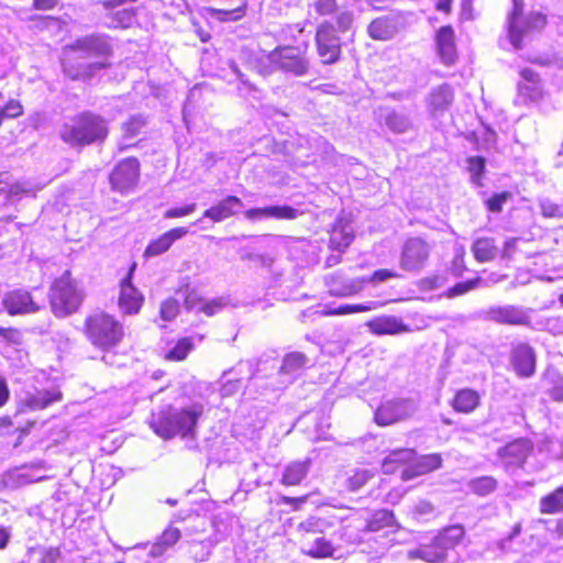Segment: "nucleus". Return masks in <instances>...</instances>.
I'll return each instance as SVG.
<instances>
[{
    "mask_svg": "<svg viewBox=\"0 0 563 563\" xmlns=\"http://www.w3.org/2000/svg\"><path fill=\"white\" fill-rule=\"evenodd\" d=\"M112 52L109 38L106 35L92 34L80 37L66 47L67 56L63 60L64 74L73 80L90 79L97 71L104 69L109 64L104 62L77 63V59L87 57H104Z\"/></svg>",
    "mask_w": 563,
    "mask_h": 563,
    "instance_id": "nucleus-1",
    "label": "nucleus"
},
{
    "mask_svg": "<svg viewBox=\"0 0 563 563\" xmlns=\"http://www.w3.org/2000/svg\"><path fill=\"white\" fill-rule=\"evenodd\" d=\"M203 412V406L192 404L187 408L166 406L157 413H153L150 426L163 439L176 435L195 437L198 419Z\"/></svg>",
    "mask_w": 563,
    "mask_h": 563,
    "instance_id": "nucleus-2",
    "label": "nucleus"
},
{
    "mask_svg": "<svg viewBox=\"0 0 563 563\" xmlns=\"http://www.w3.org/2000/svg\"><path fill=\"white\" fill-rule=\"evenodd\" d=\"M109 134L108 122L101 115L85 111L70 118L60 130V139L71 146L103 142Z\"/></svg>",
    "mask_w": 563,
    "mask_h": 563,
    "instance_id": "nucleus-3",
    "label": "nucleus"
},
{
    "mask_svg": "<svg viewBox=\"0 0 563 563\" xmlns=\"http://www.w3.org/2000/svg\"><path fill=\"white\" fill-rule=\"evenodd\" d=\"M85 334L92 345L108 351L122 341L124 331L122 324L112 316L97 312L87 317Z\"/></svg>",
    "mask_w": 563,
    "mask_h": 563,
    "instance_id": "nucleus-4",
    "label": "nucleus"
},
{
    "mask_svg": "<svg viewBox=\"0 0 563 563\" xmlns=\"http://www.w3.org/2000/svg\"><path fill=\"white\" fill-rule=\"evenodd\" d=\"M84 291L66 271L57 278L49 291L52 311L56 317H67L78 310L84 300Z\"/></svg>",
    "mask_w": 563,
    "mask_h": 563,
    "instance_id": "nucleus-5",
    "label": "nucleus"
},
{
    "mask_svg": "<svg viewBox=\"0 0 563 563\" xmlns=\"http://www.w3.org/2000/svg\"><path fill=\"white\" fill-rule=\"evenodd\" d=\"M545 24V14L530 12L528 15H522V3L514 0V9L507 20V32L509 41L516 49H520L522 41L532 32L542 30Z\"/></svg>",
    "mask_w": 563,
    "mask_h": 563,
    "instance_id": "nucleus-6",
    "label": "nucleus"
},
{
    "mask_svg": "<svg viewBox=\"0 0 563 563\" xmlns=\"http://www.w3.org/2000/svg\"><path fill=\"white\" fill-rule=\"evenodd\" d=\"M267 59L276 69L289 73L296 77L307 75L310 68L307 47L277 46L268 53Z\"/></svg>",
    "mask_w": 563,
    "mask_h": 563,
    "instance_id": "nucleus-7",
    "label": "nucleus"
},
{
    "mask_svg": "<svg viewBox=\"0 0 563 563\" xmlns=\"http://www.w3.org/2000/svg\"><path fill=\"white\" fill-rule=\"evenodd\" d=\"M533 309L519 305L490 306L482 311V318L505 325H521L531 328Z\"/></svg>",
    "mask_w": 563,
    "mask_h": 563,
    "instance_id": "nucleus-8",
    "label": "nucleus"
},
{
    "mask_svg": "<svg viewBox=\"0 0 563 563\" xmlns=\"http://www.w3.org/2000/svg\"><path fill=\"white\" fill-rule=\"evenodd\" d=\"M317 53L324 65L335 64L342 53L341 38L336 29L330 21L321 22L316 32Z\"/></svg>",
    "mask_w": 563,
    "mask_h": 563,
    "instance_id": "nucleus-9",
    "label": "nucleus"
},
{
    "mask_svg": "<svg viewBox=\"0 0 563 563\" xmlns=\"http://www.w3.org/2000/svg\"><path fill=\"white\" fill-rule=\"evenodd\" d=\"M418 410V402L411 398H396L383 402L375 411L379 426H389L411 418Z\"/></svg>",
    "mask_w": 563,
    "mask_h": 563,
    "instance_id": "nucleus-10",
    "label": "nucleus"
},
{
    "mask_svg": "<svg viewBox=\"0 0 563 563\" xmlns=\"http://www.w3.org/2000/svg\"><path fill=\"white\" fill-rule=\"evenodd\" d=\"M140 178V163L134 157L119 162L110 174L113 190L128 194L133 190Z\"/></svg>",
    "mask_w": 563,
    "mask_h": 563,
    "instance_id": "nucleus-11",
    "label": "nucleus"
},
{
    "mask_svg": "<svg viewBox=\"0 0 563 563\" xmlns=\"http://www.w3.org/2000/svg\"><path fill=\"white\" fill-rule=\"evenodd\" d=\"M429 246L423 240L409 239L402 247L400 267L410 273L420 272L429 257Z\"/></svg>",
    "mask_w": 563,
    "mask_h": 563,
    "instance_id": "nucleus-12",
    "label": "nucleus"
},
{
    "mask_svg": "<svg viewBox=\"0 0 563 563\" xmlns=\"http://www.w3.org/2000/svg\"><path fill=\"white\" fill-rule=\"evenodd\" d=\"M18 399L19 407L23 410H42L53 402L60 401L62 393L57 388L37 389L31 387L23 389Z\"/></svg>",
    "mask_w": 563,
    "mask_h": 563,
    "instance_id": "nucleus-13",
    "label": "nucleus"
},
{
    "mask_svg": "<svg viewBox=\"0 0 563 563\" xmlns=\"http://www.w3.org/2000/svg\"><path fill=\"white\" fill-rule=\"evenodd\" d=\"M510 365L520 378H530L536 373L537 354L528 343H518L510 351Z\"/></svg>",
    "mask_w": 563,
    "mask_h": 563,
    "instance_id": "nucleus-14",
    "label": "nucleus"
},
{
    "mask_svg": "<svg viewBox=\"0 0 563 563\" xmlns=\"http://www.w3.org/2000/svg\"><path fill=\"white\" fill-rule=\"evenodd\" d=\"M324 283L331 296L349 297L361 292L365 278H345L340 272L324 277Z\"/></svg>",
    "mask_w": 563,
    "mask_h": 563,
    "instance_id": "nucleus-15",
    "label": "nucleus"
},
{
    "mask_svg": "<svg viewBox=\"0 0 563 563\" xmlns=\"http://www.w3.org/2000/svg\"><path fill=\"white\" fill-rule=\"evenodd\" d=\"M2 305L10 314L33 313L40 310L31 294L23 289L5 294Z\"/></svg>",
    "mask_w": 563,
    "mask_h": 563,
    "instance_id": "nucleus-16",
    "label": "nucleus"
},
{
    "mask_svg": "<svg viewBox=\"0 0 563 563\" xmlns=\"http://www.w3.org/2000/svg\"><path fill=\"white\" fill-rule=\"evenodd\" d=\"M366 327L371 333L376 335H396L410 331L409 325L404 323L401 318L387 314H383L369 320L366 322Z\"/></svg>",
    "mask_w": 563,
    "mask_h": 563,
    "instance_id": "nucleus-17",
    "label": "nucleus"
},
{
    "mask_svg": "<svg viewBox=\"0 0 563 563\" xmlns=\"http://www.w3.org/2000/svg\"><path fill=\"white\" fill-rule=\"evenodd\" d=\"M531 451V444L526 439H517L500 448L497 455L507 466H521Z\"/></svg>",
    "mask_w": 563,
    "mask_h": 563,
    "instance_id": "nucleus-18",
    "label": "nucleus"
},
{
    "mask_svg": "<svg viewBox=\"0 0 563 563\" xmlns=\"http://www.w3.org/2000/svg\"><path fill=\"white\" fill-rule=\"evenodd\" d=\"M131 274L132 271L122 280L119 297V307L126 314L137 313L144 300L142 294L132 285Z\"/></svg>",
    "mask_w": 563,
    "mask_h": 563,
    "instance_id": "nucleus-19",
    "label": "nucleus"
},
{
    "mask_svg": "<svg viewBox=\"0 0 563 563\" xmlns=\"http://www.w3.org/2000/svg\"><path fill=\"white\" fill-rule=\"evenodd\" d=\"M243 207V201L239 197L228 196L217 205L207 209L203 212V218H208L213 222H222L238 214Z\"/></svg>",
    "mask_w": 563,
    "mask_h": 563,
    "instance_id": "nucleus-20",
    "label": "nucleus"
},
{
    "mask_svg": "<svg viewBox=\"0 0 563 563\" xmlns=\"http://www.w3.org/2000/svg\"><path fill=\"white\" fill-rule=\"evenodd\" d=\"M438 54L445 65H452L457 58L455 47V35L451 26H442L435 36Z\"/></svg>",
    "mask_w": 563,
    "mask_h": 563,
    "instance_id": "nucleus-21",
    "label": "nucleus"
},
{
    "mask_svg": "<svg viewBox=\"0 0 563 563\" xmlns=\"http://www.w3.org/2000/svg\"><path fill=\"white\" fill-rule=\"evenodd\" d=\"M542 388L548 397L563 404V375L554 366H548L540 377Z\"/></svg>",
    "mask_w": 563,
    "mask_h": 563,
    "instance_id": "nucleus-22",
    "label": "nucleus"
},
{
    "mask_svg": "<svg viewBox=\"0 0 563 563\" xmlns=\"http://www.w3.org/2000/svg\"><path fill=\"white\" fill-rule=\"evenodd\" d=\"M464 536V527L461 525H453L439 531L433 540L443 553L444 559L448 560L449 552L454 550L462 542Z\"/></svg>",
    "mask_w": 563,
    "mask_h": 563,
    "instance_id": "nucleus-23",
    "label": "nucleus"
},
{
    "mask_svg": "<svg viewBox=\"0 0 563 563\" xmlns=\"http://www.w3.org/2000/svg\"><path fill=\"white\" fill-rule=\"evenodd\" d=\"M454 100V91L453 88L443 84L435 88H433L427 98V103L429 110L433 113H443L446 111Z\"/></svg>",
    "mask_w": 563,
    "mask_h": 563,
    "instance_id": "nucleus-24",
    "label": "nucleus"
},
{
    "mask_svg": "<svg viewBox=\"0 0 563 563\" xmlns=\"http://www.w3.org/2000/svg\"><path fill=\"white\" fill-rule=\"evenodd\" d=\"M187 233L188 230L186 228H175L165 232L158 239L152 241L147 245L144 252V256L153 257L167 252L175 241L181 239Z\"/></svg>",
    "mask_w": 563,
    "mask_h": 563,
    "instance_id": "nucleus-25",
    "label": "nucleus"
},
{
    "mask_svg": "<svg viewBox=\"0 0 563 563\" xmlns=\"http://www.w3.org/2000/svg\"><path fill=\"white\" fill-rule=\"evenodd\" d=\"M406 558L410 561L421 560L427 563H443L446 561L433 539L430 543L419 544L417 548L408 550Z\"/></svg>",
    "mask_w": 563,
    "mask_h": 563,
    "instance_id": "nucleus-26",
    "label": "nucleus"
},
{
    "mask_svg": "<svg viewBox=\"0 0 563 563\" xmlns=\"http://www.w3.org/2000/svg\"><path fill=\"white\" fill-rule=\"evenodd\" d=\"M310 461H294L287 464L282 476V484L287 486L299 485L308 475Z\"/></svg>",
    "mask_w": 563,
    "mask_h": 563,
    "instance_id": "nucleus-27",
    "label": "nucleus"
},
{
    "mask_svg": "<svg viewBox=\"0 0 563 563\" xmlns=\"http://www.w3.org/2000/svg\"><path fill=\"white\" fill-rule=\"evenodd\" d=\"M395 21L387 16L375 19L367 26V33L373 40L387 41L396 34Z\"/></svg>",
    "mask_w": 563,
    "mask_h": 563,
    "instance_id": "nucleus-28",
    "label": "nucleus"
},
{
    "mask_svg": "<svg viewBox=\"0 0 563 563\" xmlns=\"http://www.w3.org/2000/svg\"><path fill=\"white\" fill-rule=\"evenodd\" d=\"M442 465V457L438 453L422 455L418 459L412 468H407L404 471V475L407 478H411L413 476L422 475L434 470L440 468Z\"/></svg>",
    "mask_w": 563,
    "mask_h": 563,
    "instance_id": "nucleus-29",
    "label": "nucleus"
},
{
    "mask_svg": "<svg viewBox=\"0 0 563 563\" xmlns=\"http://www.w3.org/2000/svg\"><path fill=\"white\" fill-rule=\"evenodd\" d=\"M308 357L301 352H290L283 358L279 374L295 378L307 365Z\"/></svg>",
    "mask_w": 563,
    "mask_h": 563,
    "instance_id": "nucleus-30",
    "label": "nucleus"
},
{
    "mask_svg": "<svg viewBox=\"0 0 563 563\" xmlns=\"http://www.w3.org/2000/svg\"><path fill=\"white\" fill-rule=\"evenodd\" d=\"M353 229L349 223L342 224L338 221L330 236V247L336 251H344L353 241Z\"/></svg>",
    "mask_w": 563,
    "mask_h": 563,
    "instance_id": "nucleus-31",
    "label": "nucleus"
},
{
    "mask_svg": "<svg viewBox=\"0 0 563 563\" xmlns=\"http://www.w3.org/2000/svg\"><path fill=\"white\" fill-rule=\"evenodd\" d=\"M452 405L457 412L470 413L478 407L479 395L470 388L461 389L456 393Z\"/></svg>",
    "mask_w": 563,
    "mask_h": 563,
    "instance_id": "nucleus-32",
    "label": "nucleus"
},
{
    "mask_svg": "<svg viewBox=\"0 0 563 563\" xmlns=\"http://www.w3.org/2000/svg\"><path fill=\"white\" fill-rule=\"evenodd\" d=\"M396 526L395 515L391 510L378 509L367 519L365 529L371 532H377L384 528H394Z\"/></svg>",
    "mask_w": 563,
    "mask_h": 563,
    "instance_id": "nucleus-33",
    "label": "nucleus"
},
{
    "mask_svg": "<svg viewBox=\"0 0 563 563\" xmlns=\"http://www.w3.org/2000/svg\"><path fill=\"white\" fill-rule=\"evenodd\" d=\"M472 252L476 261L481 263L490 262L497 255V246L492 238H478L472 245Z\"/></svg>",
    "mask_w": 563,
    "mask_h": 563,
    "instance_id": "nucleus-34",
    "label": "nucleus"
},
{
    "mask_svg": "<svg viewBox=\"0 0 563 563\" xmlns=\"http://www.w3.org/2000/svg\"><path fill=\"white\" fill-rule=\"evenodd\" d=\"M136 12L134 9H122L114 13L106 15L104 25L107 27H130L135 21Z\"/></svg>",
    "mask_w": 563,
    "mask_h": 563,
    "instance_id": "nucleus-35",
    "label": "nucleus"
},
{
    "mask_svg": "<svg viewBox=\"0 0 563 563\" xmlns=\"http://www.w3.org/2000/svg\"><path fill=\"white\" fill-rule=\"evenodd\" d=\"M542 514H558L563 511V485L540 499Z\"/></svg>",
    "mask_w": 563,
    "mask_h": 563,
    "instance_id": "nucleus-36",
    "label": "nucleus"
},
{
    "mask_svg": "<svg viewBox=\"0 0 563 563\" xmlns=\"http://www.w3.org/2000/svg\"><path fill=\"white\" fill-rule=\"evenodd\" d=\"M471 181L476 187H483V175L486 170V159L482 156H471L466 159Z\"/></svg>",
    "mask_w": 563,
    "mask_h": 563,
    "instance_id": "nucleus-37",
    "label": "nucleus"
},
{
    "mask_svg": "<svg viewBox=\"0 0 563 563\" xmlns=\"http://www.w3.org/2000/svg\"><path fill=\"white\" fill-rule=\"evenodd\" d=\"M11 176L8 173L0 174V196L4 195L7 198H13L22 194H30L31 190L25 188L22 184L10 183Z\"/></svg>",
    "mask_w": 563,
    "mask_h": 563,
    "instance_id": "nucleus-38",
    "label": "nucleus"
},
{
    "mask_svg": "<svg viewBox=\"0 0 563 563\" xmlns=\"http://www.w3.org/2000/svg\"><path fill=\"white\" fill-rule=\"evenodd\" d=\"M180 538V531L177 528L169 527L161 536L159 541L153 545L152 553L161 555L163 552L174 545Z\"/></svg>",
    "mask_w": 563,
    "mask_h": 563,
    "instance_id": "nucleus-39",
    "label": "nucleus"
},
{
    "mask_svg": "<svg viewBox=\"0 0 563 563\" xmlns=\"http://www.w3.org/2000/svg\"><path fill=\"white\" fill-rule=\"evenodd\" d=\"M416 452L412 449H399L391 451L384 460L383 468L385 473H391L394 463H405L413 459Z\"/></svg>",
    "mask_w": 563,
    "mask_h": 563,
    "instance_id": "nucleus-40",
    "label": "nucleus"
},
{
    "mask_svg": "<svg viewBox=\"0 0 563 563\" xmlns=\"http://www.w3.org/2000/svg\"><path fill=\"white\" fill-rule=\"evenodd\" d=\"M385 124L395 133H405L411 128L408 115L395 111L385 117Z\"/></svg>",
    "mask_w": 563,
    "mask_h": 563,
    "instance_id": "nucleus-41",
    "label": "nucleus"
},
{
    "mask_svg": "<svg viewBox=\"0 0 563 563\" xmlns=\"http://www.w3.org/2000/svg\"><path fill=\"white\" fill-rule=\"evenodd\" d=\"M468 486L474 494L479 496H487L496 489L497 482L492 476H482L472 479Z\"/></svg>",
    "mask_w": 563,
    "mask_h": 563,
    "instance_id": "nucleus-42",
    "label": "nucleus"
},
{
    "mask_svg": "<svg viewBox=\"0 0 563 563\" xmlns=\"http://www.w3.org/2000/svg\"><path fill=\"white\" fill-rule=\"evenodd\" d=\"M333 547L331 542L323 537L316 538L306 553L312 558H328L333 555Z\"/></svg>",
    "mask_w": 563,
    "mask_h": 563,
    "instance_id": "nucleus-43",
    "label": "nucleus"
},
{
    "mask_svg": "<svg viewBox=\"0 0 563 563\" xmlns=\"http://www.w3.org/2000/svg\"><path fill=\"white\" fill-rule=\"evenodd\" d=\"M380 306H382V303H379L377 301H371V302H368L366 305H362V303L361 305L345 303V305L339 306L335 309L329 310L327 313L331 314V316H342V314H350V313L369 311V310L376 309V308H378Z\"/></svg>",
    "mask_w": 563,
    "mask_h": 563,
    "instance_id": "nucleus-44",
    "label": "nucleus"
},
{
    "mask_svg": "<svg viewBox=\"0 0 563 563\" xmlns=\"http://www.w3.org/2000/svg\"><path fill=\"white\" fill-rule=\"evenodd\" d=\"M531 328L548 331L554 335L563 333V316H552L544 319L539 320L536 325Z\"/></svg>",
    "mask_w": 563,
    "mask_h": 563,
    "instance_id": "nucleus-45",
    "label": "nucleus"
},
{
    "mask_svg": "<svg viewBox=\"0 0 563 563\" xmlns=\"http://www.w3.org/2000/svg\"><path fill=\"white\" fill-rule=\"evenodd\" d=\"M268 219L277 220H294L297 219L302 212L290 206H268Z\"/></svg>",
    "mask_w": 563,
    "mask_h": 563,
    "instance_id": "nucleus-46",
    "label": "nucleus"
},
{
    "mask_svg": "<svg viewBox=\"0 0 563 563\" xmlns=\"http://www.w3.org/2000/svg\"><path fill=\"white\" fill-rule=\"evenodd\" d=\"M328 526L324 519L309 517L298 526V531L305 534L322 533Z\"/></svg>",
    "mask_w": 563,
    "mask_h": 563,
    "instance_id": "nucleus-47",
    "label": "nucleus"
},
{
    "mask_svg": "<svg viewBox=\"0 0 563 563\" xmlns=\"http://www.w3.org/2000/svg\"><path fill=\"white\" fill-rule=\"evenodd\" d=\"M192 349V343L189 339H180L176 345L167 353L166 358L170 361H183L187 357Z\"/></svg>",
    "mask_w": 563,
    "mask_h": 563,
    "instance_id": "nucleus-48",
    "label": "nucleus"
},
{
    "mask_svg": "<svg viewBox=\"0 0 563 563\" xmlns=\"http://www.w3.org/2000/svg\"><path fill=\"white\" fill-rule=\"evenodd\" d=\"M373 477V473L367 470H358L353 473L346 479V487L351 492H356L361 489L371 478Z\"/></svg>",
    "mask_w": 563,
    "mask_h": 563,
    "instance_id": "nucleus-49",
    "label": "nucleus"
},
{
    "mask_svg": "<svg viewBox=\"0 0 563 563\" xmlns=\"http://www.w3.org/2000/svg\"><path fill=\"white\" fill-rule=\"evenodd\" d=\"M144 125L145 120L142 115L131 117L126 122L122 124L124 139H132L136 136Z\"/></svg>",
    "mask_w": 563,
    "mask_h": 563,
    "instance_id": "nucleus-50",
    "label": "nucleus"
},
{
    "mask_svg": "<svg viewBox=\"0 0 563 563\" xmlns=\"http://www.w3.org/2000/svg\"><path fill=\"white\" fill-rule=\"evenodd\" d=\"M511 198L512 194L509 191L495 194L485 201V206L490 212L499 213L503 211L504 205Z\"/></svg>",
    "mask_w": 563,
    "mask_h": 563,
    "instance_id": "nucleus-51",
    "label": "nucleus"
},
{
    "mask_svg": "<svg viewBox=\"0 0 563 563\" xmlns=\"http://www.w3.org/2000/svg\"><path fill=\"white\" fill-rule=\"evenodd\" d=\"M541 213L545 218H563V206L553 202L549 198L540 200Z\"/></svg>",
    "mask_w": 563,
    "mask_h": 563,
    "instance_id": "nucleus-52",
    "label": "nucleus"
},
{
    "mask_svg": "<svg viewBox=\"0 0 563 563\" xmlns=\"http://www.w3.org/2000/svg\"><path fill=\"white\" fill-rule=\"evenodd\" d=\"M23 113V107L18 100H10L2 109H0V125L4 119H14Z\"/></svg>",
    "mask_w": 563,
    "mask_h": 563,
    "instance_id": "nucleus-53",
    "label": "nucleus"
},
{
    "mask_svg": "<svg viewBox=\"0 0 563 563\" xmlns=\"http://www.w3.org/2000/svg\"><path fill=\"white\" fill-rule=\"evenodd\" d=\"M179 312V302L178 299L175 298H168L165 301H163L161 306V317L165 321H170Z\"/></svg>",
    "mask_w": 563,
    "mask_h": 563,
    "instance_id": "nucleus-54",
    "label": "nucleus"
},
{
    "mask_svg": "<svg viewBox=\"0 0 563 563\" xmlns=\"http://www.w3.org/2000/svg\"><path fill=\"white\" fill-rule=\"evenodd\" d=\"M518 91L520 96L525 97L530 101H537L541 97V85L537 84H518Z\"/></svg>",
    "mask_w": 563,
    "mask_h": 563,
    "instance_id": "nucleus-55",
    "label": "nucleus"
},
{
    "mask_svg": "<svg viewBox=\"0 0 563 563\" xmlns=\"http://www.w3.org/2000/svg\"><path fill=\"white\" fill-rule=\"evenodd\" d=\"M311 7L319 15H330L338 9L336 0H313Z\"/></svg>",
    "mask_w": 563,
    "mask_h": 563,
    "instance_id": "nucleus-56",
    "label": "nucleus"
},
{
    "mask_svg": "<svg viewBox=\"0 0 563 563\" xmlns=\"http://www.w3.org/2000/svg\"><path fill=\"white\" fill-rule=\"evenodd\" d=\"M228 301L224 298H217L208 302H203L198 307V311L205 312L207 316L212 317L218 311H220L223 307H225Z\"/></svg>",
    "mask_w": 563,
    "mask_h": 563,
    "instance_id": "nucleus-57",
    "label": "nucleus"
},
{
    "mask_svg": "<svg viewBox=\"0 0 563 563\" xmlns=\"http://www.w3.org/2000/svg\"><path fill=\"white\" fill-rule=\"evenodd\" d=\"M479 283V279H473L467 282H460L448 290L449 297H456L474 289Z\"/></svg>",
    "mask_w": 563,
    "mask_h": 563,
    "instance_id": "nucleus-58",
    "label": "nucleus"
},
{
    "mask_svg": "<svg viewBox=\"0 0 563 563\" xmlns=\"http://www.w3.org/2000/svg\"><path fill=\"white\" fill-rule=\"evenodd\" d=\"M398 277H400V275L398 273H396L395 271L382 268V269L375 271L371 277H367V278L364 277V278H365V283H382V282H386L390 278H398Z\"/></svg>",
    "mask_w": 563,
    "mask_h": 563,
    "instance_id": "nucleus-59",
    "label": "nucleus"
},
{
    "mask_svg": "<svg viewBox=\"0 0 563 563\" xmlns=\"http://www.w3.org/2000/svg\"><path fill=\"white\" fill-rule=\"evenodd\" d=\"M196 209H197L196 203H190V205H187L185 207H179V208H170L165 211L164 218L173 219V218L185 217V216L191 214Z\"/></svg>",
    "mask_w": 563,
    "mask_h": 563,
    "instance_id": "nucleus-60",
    "label": "nucleus"
},
{
    "mask_svg": "<svg viewBox=\"0 0 563 563\" xmlns=\"http://www.w3.org/2000/svg\"><path fill=\"white\" fill-rule=\"evenodd\" d=\"M353 13L350 11H342L336 16V27L341 33H345L349 31L353 24Z\"/></svg>",
    "mask_w": 563,
    "mask_h": 563,
    "instance_id": "nucleus-61",
    "label": "nucleus"
},
{
    "mask_svg": "<svg viewBox=\"0 0 563 563\" xmlns=\"http://www.w3.org/2000/svg\"><path fill=\"white\" fill-rule=\"evenodd\" d=\"M241 388V379L234 378V379H225L222 383L220 393L223 397H230L238 393V390Z\"/></svg>",
    "mask_w": 563,
    "mask_h": 563,
    "instance_id": "nucleus-62",
    "label": "nucleus"
},
{
    "mask_svg": "<svg viewBox=\"0 0 563 563\" xmlns=\"http://www.w3.org/2000/svg\"><path fill=\"white\" fill-rule=\"evenodd\" d=\"M62 556V552L58 548H45L42 550V558L38 563H57Z\"/></svg>",
    "mask_w": 563,
    "mask_h": 563,
    "instance_id": "nucleus-63",
    "label": "nucleus"
},
{
    "mask_svg": "<svg viewBox=\"0 0 563 563\" xmlns=\"http://www.w3.org/2000/svg\"><path fill=\"white\" fill-rule=\"evenodd\" d=\"M244 217L250 221L268 219L267 207L249 209L244 212Z\"/></svg>",
    "mask_w": 563,
    "mask_h": 563,
    "instance_id": "nucleus-64",
    "label": "nucleus"
}]
</instances>
